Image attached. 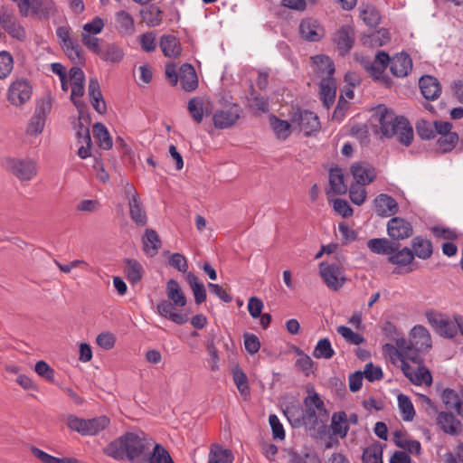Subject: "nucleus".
Masks as SVG:
<instances>
[{
	"instance_id": "1",
	"label": "nucleus",
	"mask_w": 463,
	"mask_h": 463,
	"mask_svg": "<svg viewBox=\"0 0 463 463\" xmlns=\"http://www.w3.org/2000/svg\"><path fill=\"white\" fill-rule=\"evenodd\" d=\"M149 445L144 432H127L111 441L104 449V453L118 461L140 463L142 458L146 455Z\"/></svg>"
},
{
	"instance_id": "2",
	"label": "nucleus",
	"mask_w": 463,
	"mask_h": 463,
	"mask_svg": "<svg viewBox=\"0 0 463 463\" xmlns=\"http://www.w3.org/2000/svg\"><path fill=\"white\" fill-rule=\"evenodd\" d=\"M308 394L304 398V409L300 417H296L292 411H284L291 426L299 428L305 426L306 429L311 430H316L322 422V418L328 416L324 401L320 395L314 390L307 391Z\"/></svg>"
},
{
	"instance_id": "3",
	"label": "nucleus",
	"mask_w": 463,
	"mask_h": 463,
	"mask_svg": "<svg viewBox=\"0 0 463 463\" xmlns=\"http://www.w3.org/2000/svg\"><path fill=\"white\" fill-rule=\"evenodd\" d=\"M374 117L380 124L381 132L386 137H397L398 141L408 146L413 139V129L406 118L397 117L384 105L375 109Z\"/></svg>"
},
{
	"instance_id": "4",
	"label": "nucleus",
	"mask_w": 463,
	"mask_h": 463,
	"mask_svg": "<svg viewBox=\"0 0 463 463\" xmlns=\"http://www.w3.org/2000/svg\"><path fill=\"white\" fill-rule=\"evenodd\" d=\"M110 423V419L105 415L92 419H82L74 415L68 417V427L83 436H95L104 430Z\"/></svg>"
},
{
	"instance_id": "5",
	"label": "nucleus",
	"mask_w": 463,
	"mask_h": 463,
	"mask_svg": "<svg viewBox=\"0 0 463 463\" xmlns=\"http://www.w3.org/2000/svg\"><path fill=\"white\" fill-rule=\"evenodd\" d=\"M56 36L62 51L71 61L81 63L84 61L83 49L76 39L71 37L69 25L59 26L56 29Z\"/></svg>"
},
{
	"instance_id": "6",
	"label": "nucleus",
	"mask_w": 463,
	"mask_h": 463,
	"mask_svg": "<svg viewBox=\"0 0 463 463\" xmlns=\"http://www.w3.org/2000/svg\"><path fill=\"white\" fill-rule=\"evenodd\" d=\"M4 165L21 181H30L37 175V165L29 158L8 157L5 160Z\"/></svg>"
},
{
	"instance_id": "7",
	"label": "nucleus",
	"mask_w": 463,
	"mask_h": 463,
	"mask_svg": "<svg viewBox=\"0 0 463 463\" xmlns=\"http://www.w3.org/2000/svg\"><path fill=\"white\" fill-rule=\"evenodd\" d=\"M33 85L27 79L21 77L14 80L7 90V100L15 107H21L30 100Z\"/></svg>"
},
{
	"instance_id": "8",
	"label": "nucleus",
	"mask_w": 463,
	"mask_h": 463,
	"mask_svg": "<svg viewBox=\"0 0 463 463\" xmlns=\"http://www.w3.org/2000/svg\"><path fill=\"white\" fill-rule=\"evenodd\" d=\"M51 110L52 102L50 99H43L37 104L35 110L28 122L25 131L26 136L36 137L43 133L47 117Z\"/></svg>"
},
{
	"instance_id": "9",
	"label": "nucleus",
	"mask_w": 463,
	"mask_h": 463,
	"mask_svg": "<svg viewBox=\"0 0 463 463\" xmlns=\"http://www.w3.org/2000/svg\"><path fill=\"white\" fill-rule=\"evenodd\" d=\"M125 194L128 201L131 220L138 226L146 225L147 222L146 213L137 190L133 185L127 184Z\"/></svg>"
},
{
	"instance_id": "10",
	"label": "nucleus",
	"mask_w": 463,
	"mask_h": 463,
	"mask_svg": "<svg viewBox=\"0 0 463 463\" xmlns=\"http://www.w3.org/2000/svg\"><path fill=\"white\" fill-rule=\"evenodd\" d=\"M0 24L12 38L22 41L26 37L25 30L14 11L5 5L0 8Z\"/></svg>"
},
{
	"instance_id": "11",
	"label": "nucleus",
	"mask_w": 463,
	"mask_h": 463,
	"mask_svg": "<svg viewBox=\"0 0 463 463\" xmlns=\"http://www.w3.org/2000/svg\"><path fill=\"white\" fill-rule=\"evenodd\" d=\"M319 272L325 284L332 290L340 289L345 283L344 270L335 263L321 262Z\"/></svg>"
},
{
	"instance_id": "12",
	"label": "nucleus",
	"mask_w": 463,
	"mask_h": 463,
	"mask_svg": "<svg viewBox=\"0 0 463 463\" xmlns=\"http://www.w3.org/2000/svg\"><path fill=\"white\" fill-rule=\"evenodd\" d=\"M57 12V6L53 0H28L25 14H20L24 17L33 16L42 21H48Z\"/></svg>"
},
{
	"instance_id": "13",
	"label": "nucleus",
	"mask_w": 463,
	"mask_h": 463,
	"mask_svg": "<svg viewBox=\"0 0 463 463\" xmlns=\"http://www.w3.org/2000/svg\"><path fill=\"white\" fill-rule=\"evenodd\" d=\"M426 317L429 324L437 333L445 338H453L457 335L456 323L453 320L444 317L440 314L427 312Z\"/></svg>"
},
{
	"instance_id": "14",
	"label": "nucleus",
	"mask_w": 463,
	"mask_h": 463,
	"mask_svg": "<svg viewBox=\"0 0 463 463\" xmlns=\"http://www.w3.org/2000/svg\"><path fill=\"white\" fill-rule=\"evenodd\" d=\"M294 122H297L299 131L305 136H311L320 130V121L317 114L309 110L298 111L294 116Z\"/></svg>"
},
{
	"instance_id": "15",
	"label": "nucleus",
	"mask_w": 463,
	"mask_h": 463,
	"mask_svg": "<svg viewBox=\"0 0 463 463\" xmlns=\"http://www.w3.org/2000/svg\"><path fill=\"white\" fill-rule=\"evenodd\" d=\"M241 109L233 105L227 109H217L213 116V125L216 128L225 129L232 127L241 117Z\"/></svg>"
},
{
	"instance_id": "16",
	"label": "nucleus",
	"mask_w": 463,
	"mask_h": 463,
	"mask_svg": "<svg viewBox=\"0 0 463 463\" xmlns=\"http://www.w3.org/2000/svg\"><path fill=\"white\" fill-rule=\"evenodd\" d=\"M387 233L392 240H404L412 235L413 228L407 220L401 217H392L387 222Z\"/></svg>"
},
{
	"instance_id": "17",
	"label": "nucleus",
	"mask_w": 463,
	"mask_h": 463,
	"mask_svg": "<svg viewBox=\"0 0 463 463\" xmlns=\"http://www.w3.org/2000/svg\"><path fill=\"white\" fill-rule=\"evenodd\" d=\"M452 124L449 121L439 124L438 134L439 137L437 141L439 149L442 153L451 151L458 141V136L456 132H452Z\"/></svg>"
},
{
	"instance_id": "18",
	"label": "nucleus",
	"mask_w": 463,
	"mask_h": 463,
	"mask_svg": "<svg viewBox=\"0 0 463 463\" xmlns=\"http://www.w3.org/2000/svg\"><path fill=\"white\" fill-rule=\"evenodd\" d=\"M396 345L397 354L400 360L406 362L411 361L416 364H422L421 354L427 352L428 350L417 346H412L404 338L398 339Z\"/></svg>"
},
{
	"instance_id": "19",
	"label": "nucleus",
	"mask_w": 463,
	"mask_h": 463,
	"mask_svg": "<svg viewBox=\"0 0 463 463\" xmlns=\"http://www.w3.org/2000/svg\"><path fill=\"white\" fill-rule=\"evenodd\" d=\"M350 172L355 181L354 184L367 185L376 178L373 166L365 162H355L350 167Z\"/></svg>"
},
{
	"instance_id": "20",
	"label": "nucleus",
	"mask_w": 463,
	"mask_h": 463,
	"mask_svg": "<svg viewBox=\"0 0 463 463\" xmlns=\"http://www.w3.org/2000/svg\"><path fill=\"white\" fill-rule=\"evenodd\" d=\"M375 213L381 217H391L399 211L396 200L387 194H380L373 201Z\"/></svg>"
},
{
	"instance_id": "21",
	"label": "nucleus",
	"mask_w": 463,
	"mask_h": 463,
	"mask_svg": "<svg viewBox=\"0 0 463 463\" xmlns=\"http://www.w3.org/2000/svg\"><path fill=\"white\" fill-rule=\"evenodd\" d=\"M301 37L309 42H317L325 34L324 28L313 18L303 19L299 24Z\"/></svg>"
},
{
	"instance_id": "22",
	"label": "nucleus",
	"mask_w": 463,
	"mask_h": 463,
	"mask_svg": "<svg viewBox=\"0 0 463 463\" xmlns=\"http://www.w3.org/2000/svg\"><path fill=\"white\" fill-rule=\"evenodd\" d=\"M419 86L422 96L428 100H435L441 94L439 81L433 76L424 75L419 80Z\"/></svg>"
},
{
	"instance_id": "23",
	"label": "nucleus",
	"mask_w": 463,
	"mask_h": 463,
	"mask_svg": "<svg viewBox=\"0 0 463 463\" xmlns=\"http://www.w3.org/2000/svg\"><path fill=\"white\" fill-rule=\"evenodd\" d=\"M175 307L176 306L174 302L164 299L156 306L157 313L161 317L167 318L177 325L185 324L188 321L187 316L182 312H176L175 310Z\"/></svg>"
},
{
	"instance_id": "24",
	"label": "nucleus",
	"mask_w": 463,
	"mask_h": 463,
	"mask_svg": "<svg viewBox=\"0 0 463 463\" xmlns=\"http://www.w3.org/2000/svg\"><path fill=\"white\" fill-rule=\"evenodd\" d=\"M411 69L412 61L407 53H397L390 61V70L396 77L402 78L407 76Z\"/></svg>"
},
{
	"instance_id": "25",
	"label": "nucleus",
	"mask_w": 463,
	"mask_h": 463,
	"mask_svg": "<svg viewBox=\"0 0 463 463\" xmlns=\"http://www.w3.org/2000/svg\"><path fill=\"white\" fill-rule=\"evenodd\" d=\"M330 188L326 191L328 196L335 194H345L348 185L345 181V175L341 168L333 167L329 171Z\"/></svg>"
},
{
	"instance_id": "26",
	"label": "nucleus",
	"mask_w": 463,
	"mask_h": 463,
	"mask_svg": "<svg viewBox=\"0 0 463 463\" xmlns=\"http://www.w3.org/2000/svg\"><path fill=\"white\" fill-rule=\"evenodd\" d=\"M334 42L335 43L339 52L342 55H345L354 45V37L353 29L348 25L342 26L335 33Z\"/></svg>"
},
{
	"instance_id": "27",
	"label": "nucleus",
	"mask_w": 463,
	"mask_h": 463,
	"mask_svg": "<svg viewBox=\"0 0 463 463\" xmlns=\"http://www.w3.org/2000/svg\"><path fill=\"white\" fill-rule=\"evenodd\" d=\"M412 346L429 350L431 347V337L429 331L421 325H416L410 332V338L407 341Z\"/></svg>"
},
{
	"instance_id": "28",
	"label": "nucleus",
	"mask_w": 463,
	"mask_h": 463,
	"mask_svg": "<svg viewBox=\"0 0 463 463\" xmlns=\"http://www.w3.org/2000/svg\"><path fill=\"white\" fill-rule=\"evenodd\" d=\"M320 98L325 108L329 109L335 99L336 82L333 77H323L320 81Z\"/></svg>"
},
{
	"instance_id": "29",
	"label": "nucleus",
	"mask_w": 463,
	"mask_h": 463,
	"mask_svg": "<svg viewBox=\"0 0 463 463\" xmlns=\"http://www.w3.org/2000/svg\"><path fill=\"white\" fill-rule=\"evenodd\" d=\"M178 80L185 91H193L198 86V78L195 70L188 63H184L180 67Z\"/></svg>"
},
{
	"instance_id": "30",
	"label": "nucleus",
	"mask_w": 463,
	"mask_h": 463,
	"mask_svg": "<svg viewBox=\"0 0 463 463\" xmlns=\"http://www.w3.org/2000/svg\"><path fill=\"white\" fill-rule=\"evenodd\" d=\"M96 55L106 62L118 63L123 60L125 53L119 45L106 43L100 47Z\"/></svg>"
},
{
	"instance_id": "31",
	"label": "nucleus",
	"mask_w": 463,
	"mask_h": 463,
	"mask_svg": "<svg viewBox=\"0 0 463 463\" xmlns=\"http://www.w3.org/2000/svg\"><path fill=\"white\" fill-rule=\"evenodd\" d=\"M140 463H175L168 450L161 444H155L151 452L142 458Z\"/></svg>"
},
{
	"instance_id": "32",
	"label": "nucleus",
	"mask_w": 463,
	"mask_h": 463,
	"mask_svg": "<svg viewBox=\"0 0 463 463\" xmlns=\"http://www.w3.org/2000/svg\"><path fill=\"white\" fill-rule=\"evenodd\" d=\"M437 423L440 429L450 435H457L460 431L461 423L451 413L441 411L438 414Z\"/></svg>"
},
{
	"instance_id": "33",
	"label": "nucleus",
	"mask_w": 463,
	"mask_h": 463,
	"mask_svg": "<svg viewBox=\"0 0 463 463\" xmlns=\"http://www.w3.org/2000/svg\"><path fill=\"white\" fill-rule=\"evenodd\" d=\"M143 250L148 257L157 254L161 247V240L157 232L153 229H146L142 239Z\"/></svg>"
},
{
	"instance_id": "34",
	"label": "nucleus",
	"mask_w": 463,
	"mask_h": 463,
	"mask_svg": "<svg viewBox=\"0 0 463 463\" xmlns=\"http://www.w3.org/2000/svg\"><path fill=\"white\" fill-rule=\"evenodd\" d=\"M413 260V252L407 247H404L402 250H397V248L393 246L392 253L388 256L389 262L400 268L408 267L411 264Z\"/></svg>"
},
{
	"instance_id": "35",
	"label": "nucleus",
	"mask_w": 463,
	"mask_h": 463,
	"mask_svg": "<svg viewBox=\"0 0 463 463\" xmlns=\"http://www.w3.org/2000/svg\"><path fill=\"white\" fill-rule=\"evenodd\" d=\"M442 120L429 121L420 119L416 123V130L419 137L425 140L436 137L439 130V124L444 123Z\"/></svg>"
},
{
	"instance_id": "36",
	"label": "nucleus",
	"mask_w": 463,
	"mask_h": 463,
	"mask_svg": "<svg viewBox=\"0 0 463 463\" xmlns=\"http://www.w3.org/2000/svg\"><path fill=\"white\" fill-rule=\"evenodd\" d=\"M393 441L397 447L411 454L420 455L421 452L420 441L407 438L399 430L394 432Z\"/></svg>"
},
{
	"instance_id": "37",
	"label": "nucleus",
	"mask_w": 463,
	"mask_h": 463,
	"mask_svg": "<svg viewBox=\"0 0 463 463\" xmlns=\"http://www.w3.org/2000/svg\"><path fill=\"white\" fill-rule=\"evenodd\" d=\"M331 430L334 435L345 439L349 430L347 415L345 411L334 412L331 418Z\"/></svg>"
},
{
	"instance_id": "38",
	"label": "nucleus",
	"mask_w": 463,
	"mask_h": 463,
	"mask_svg": "<svg viewBox=\"0 0 463 463\" xmlns=\"http://www.w3.org/2000/svg\"><path fill=\"white\" fill-rule=\"evenodd\" d=\"M160 47L166 57L176 58L181 54V45L178 39L171 34H165L160 39Z\"/></svg>"
},
{
	"instance_id": "39",
	"label": "nucleus",
	"mask_w": 463,
	"mask_h": 463,
	"mask_svg": "<svg viewBox=\"0 0 463 463\" xmlns=\"http://www.w3.org/2000/svg\"><path fill=\"white\" fill-rule=\"evenodd\" d=\"M234 460L232 451L219 444L211 447L207 463H232Z\"/></svg>"
},
{
	"instance_id": "40",
	"label": "nucleus",
	"mask_w": 463,
	"mask_h": 463,
	"mask_svg": "<svg viewBox=\"0 0 463 463\" xmlns=\"http://www.w3.org/2000/svg\"><path fill=\"white\" fill-rule=\"evenodd\" d=\"M312 62L315 67V71L321 77V79L323 77H333L335 72V66L328 56L316 55L312 58Z\"/></svg>"
},
{
	"instance_id": "41",
	"label": "nucleus",
	"mask_w": 463,
	"mask_h": 463,
	"mask_svg": "<svg viewBox=\"0 0 463 463\" xmlns=\"http://www.w3.org/2000/svg\"><path fill=\"white\" fill-rule=\"evenodd\" d=\"M411 249L413 255L422 260L430 258L433 251L430 241L420 236L413 238Z\"/></svg>"
},
{
	"instance_id": "42",
	"label": "nucleus",
	"mask_w": 463,
	"mask_h": 463,
	"mask_svg": "<svg viewBox=\"0 0 463 463\" xmlns=\"http://www.w3.org/2000/svg\"><path fill=\"white\" fill-rule=\"evenodd\" d=\"M166 295L169 301L174 302L176 307H184L186 298L181 289L179 283L175 279H169L166 283Z\"/></svg>"
},
{
	"instance_id": "43",
	"label": "nucleus",
	"mask_w": 463,
	"mask_h": 463,
	"mask_svg": "<svg viewBox=\"0 0 463 463\" xmlns=\"http://www.w3.org/2000/svg\"><path fill=\"white\" fill-rule=\"evenodd\" d=\"M116 24L121 34H132L135 31L134 19L129 13L121 10L115 14Z\"/></svg>"
},
{
	"instance_id": "44",
	"label": "nucleus",
	"mask_w": 463,
	"mask_h": 463,
	"mask_svg": "<svg viewBox=\"0 0 463 463\" xmlns=\"http://www.w3.org/2000/svg\"><path fill=\"white\" fill-rule=\"evenodd\" d=\"M125 273L131 284H136L142 279V265L136 260L128 259L125 260Z\"/></svg>"
},
{
	"instance_id": "45",
	"label": "nucleus",
	"mask_w": 463,
	"mask_h": 463,
	"mask_svg": "<svg viewBox=\"0 0 463 463\" xmlns=\"http://www.w3.org/2000/svg\"><path fill=\"white\" fill-rule=\"evenodd\" d=\"M186 279L193 289L196 304L204 302L206 299V290L204 285L199 281L198 277L192 272H188Z\"/></svg>"
},
{
	"instance_id": "46",
	"label": "nucleus",
	"mask_w": 463,
	"mask_h": 463,
	"mask_svg": "<svg viewBox=\"0 0 463 463\" xmlns=\"http://www.w3.org/2000/svg\"><path fill=\"white\" fill-rule=\"evenodd\" d=\"M393 243L391 242L389 240L383 238V239H371L367 242V246L369 250L377 254H384L388 255L392 253V250H393Z\"/></svg>"
},
{
	"instance_id": "47",
	"label": "nucleus",
	"mask_w": 463,
	"mask_h": 463,
	"mask_svg": "<svg viewBox=\"0 0 463 463\" xmlns=\"http://www.w3.org/2000/svg\"><path fill=\"white\" fill-rule=\"evenodd\" d=\"M140 15L148 26H157L161 23V11L156 5H149L144 7L140 11Z\"/></svg>"
},
{
	"instance_id": "48",
	"label": "nucleus",
	"mask_w": 463,
	"mask_h": 463,
	"mask_svg": "<svg viewBox=\"0 0 463 463\" xmlns=\"http://www.w3.org/2000/svg\"><path fill=\"white\" fill-rule=\"evenodd\" d=\"M313 356L317 359H330L335 355V351L328 338H321L317 343L313 351Z\"/></svg>"
},
{
	"instance_id": "49",
	"label": "nucleus",
	"mask_w": 463,
	"mask_h": 463,
	"mask_svg": "<svg viewBox=\"0 0 463 463\" xmlns=\"http://www.w3.org/2000/svg\"><path fill=\"white\" fill-rule=\"evenodd\" d=\"M93 131L99 145L101 148L109 150L112 147L113 143L108 128L102 123H96Z\"/></svg>"
},
{
	"instance_id": "50",
	"label": "nucleus",
	"mask_w": 463,
	"mask_h": 463,
	"mask_svg": "<svg viewBox=\"0 0 463 463\" xmlns=\"http://www.w3.org/2000/svg\"><path fill=\"white\" fill-rule=\"evenodd\" d=\"M397 400L402 420L411 421L415 416V410L411 399L407 395L401 393L398 395Z\"/></svg>"
},
{
	"instance_id": "51",
	"label": "nucleus",
	"mask_w": 463,
	"mask_h": 463,
	"mask_svg": "<svg viewBox=\"0 0 463 463\" xmlns=\"http://www.w3.org/2000/svg\"><path fill=\"white\" fill-rule=\"evenodd\" d=\"M71 92V100L77 108L80 117H81L84 113V109L86 108L85 102L81 99V97L84 94L85 89L84 84H72Z\"/></svg>"
},
{
	"instance_id": "52",
	"label": "nucleus",
	"mask_w": 463,
	"mask_h": 463,
	"mask_svg": "<svg viewBox=\"0 0 463 463\" xmlns=\"http://www.w3.org/2000/svg\"><path fill=\"white\" fill-rule=\"evenodd\" d=\"M232 375H233V382L240 392V393L247 397L250 395V387L248 384V379L244 372L239 368L236 367L232 370Z\"/></svg>"
},
{
	"instance_id": "53",
	"label": "nucleus",
	"mask_w": 463,
	"mask_h": 463,
	"mask_svg": "<svg viewBox=\"0 0 463 463\" xmlns=\"http://www.w3.org/2000/svg\"><path fill=\"white\" fill-rule=\"evenodd\" d=\"M363 21L370 27H375L380 24L381 15L379 11L373 5H366L361 11Z\"/></svg>"
},
{
	"instance_id": "54",
	"label": "nucleus",
	"mask_w": 463,
	"mask_h": 463,
	"mask_svg": "<svg viewBox=\"0 0 463 463\" xmlns=\"http://www.w3.org/2000/svg\"><path fill=\"white\" fill-rule=\"evenodd\" d=\"M270 125L279 138L286 139L290 135V124L288 121L272 116L270 118Z\"/></svg>"
},
{
	"instance_id": "55",
	"label": "nucleus",
	"mask_w": 463,
	"mask_h": 463,
	"mask_svg": "<svg viewBox=\"0 0 463 463\" xmlns=\"http://www.w3.org/2000/svg\"><path fill=\"white\" fill-rule=\"evenodd\" d=\"M14 69V58L7 51L0 52V80L7 78Z\"/></svg>"
},
{
	"instance_id": "56",
	"label": "nucleus",
	"mask_w": 463,
	"mask_h": 463,
	"mask_svg": "<svg viewBox=\"0 0 463 463\" xmlns=\"http://www.w3.org/2000/svg\"><path fill=\"white\" fill-rule=\"evenodd\" d=\"M336 330L337 333L351 345H359L365 341L362 335L354 332L351 328L345 326H339Z\"/></svg>"
},
{
	"instance_id": "57",
	"label": "nucleus",
	"mask_w": 463,
	"mask_h": 463,
	"mask_svg": "<svg viewBox=\"0 0 463 463\" xmlns=\"http://www.w3.org/2000/svg\"><path fill=\"white\" fill-rule=\"evenodd\" d=\"M188 110L193 118L201 123L203 118V101L201 98H193L188 102Z\"/></svg>"
},
{
	"instance_id": "58",
	"label": "nucleus",
	"mask_w": 463,
	"mask_h": 463,
	"mask_svg": "<svg viewBox=\"0 0 463 463\" xmlns=\"http://www.w3.org/2000/svg\"><path fill=\"white\" fill-rule=\"evenodd\" d=\"M365 185L351 184L349 187V197L353 203L362 205L366 199Z\"/></svg>"
},
{
	"instance_id": "59",
	"label": "nucleus",
	"mask_w": 463,
	"mask_h": 463,
	"mask_svg": "<svg viewBox=\"0 0 463 463\" xmlns=\"http://www.w3.org/2000/svg\"><path fill=\"white\" fill-rule=\"evenodd\" d=\"M364 463H383V449L377 446L366 448L363 453Z\"/></svg>"
},
{
	"instance_id": "60",
	"label": "nucleus",
	"mask_w": 463,
	"mask_h": 463,
	"mask_svg": "<svg viewBox=\"0 0 463 463\" xmlns=\"http://www.w3.org/2000/svg\"><path fill=\"white\" fill-rule=\"evenodd\" d=\"M411 378V383L416 385H430L432 383V376L430 372L424 366L418 364L415 374Z\"/></svg>"
},
{
	"instance_id": "61",
	"label": "nucleus",
	"mask_w": 463,
	"mask_h": 463,
	"mask_svg": "<svg viewBox=\"0 0 463 463\" xmlns=\"http://www.w3.org/2000/svg\"><path fill=\"white\" fill-rule=\"evenodd\" d=\"M297 354L298 355V358L296 361L297 366L300 370H302L306 375H309L313 372V368H314L313 360L310 358V356L306 354L300 349L297 350Z\"/></svg>"
},
{
	"instance_id": "62",
	"label": "nucleus",
	"mask_w": 463,
	"mask_h": 463,
	"mask_svg": "<svg viewBox=\"0 0 463 463\" xmlns=\"http://www.w3.org/2000/svg\"><path fill=\"white\" fill-rule=\"evenodd\" d=\"M105 26V23L102 18L99 16H95L90 22L85 24L82 26V32L83 33H89V34H99L100 33Z\"/></svg>"
},
{
	"instance_id": "63",
	"label": "nucleus",
	"mask_w": 463,
	"mask_h": 463,
	"mask_svg": "<svg viewBox=\"0 0 463 463\" xmlns=\"http://www.w3.org/2000/svg\"><path fill=\"white\" fill-rule=\"evenodd\" d=\"M168 264L172 268L183 273H185L188 269L187 260L181 253H172L169 257Z\"/></svg>"
},
{
	"instance_id": "64",
	"label": "nucleus",
	"mask_w": 463,
	"mask_h": 463,
	"mask_svg": "<svg viewBox=\"0 0 463 463\" xmlns=\"http://www.w3.org/2000/svg\"><path fill=\"white\" fill-rule=\"evenodd\" d=\"M82 44L92 53L97 54L100 49L99 39L97 34L83 33L80 34Z\"/></svg>"
}]
</instances>
